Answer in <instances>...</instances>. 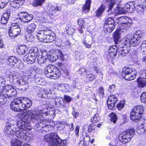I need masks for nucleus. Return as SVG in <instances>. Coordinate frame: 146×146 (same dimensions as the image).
Wrapping results in <instances>:
<instances>
[{
  "instance_id": "1",
  "label": "nucleus",
  "mask_w": 146,
  "mask_h": 146,
  "mask_svg": "<svg viewBox=\"0 0 146 146\" xmlns=\"http://www.w3.org/2000/svg\"><path fill=\"white\" fill-rule=\"evenodd\" d=\"M44 114H40L39 115L34 117H32L28 118V116H26L25 117L22 119L18 121L16 125L17 128L18 129H21V130L30 131L31 130V127L30 126V123L31 121L35 122L40 119L41 117H43Z\"/></svg>"
},
{
  "instance_id": "2",
  "label": "nucleus",
  "mask_w": 146,
  "mask_h": 146,
  "mask_svg": "<svg viewBox=\"0 0 146 146\" xmlns=\"http://www.w3.org/2000/svg\"><path fill=\"white\" fill-rule=\"evenodd\" d=\"M48 110L46 108H44L43 110H29L26 112L19 113L18 114L17 117L19 118H22V119L25 117L26 116H28V118H29L30 117H33L39 115L40 114H43V117H45L48 115H52L53 117H55V112L54 111H53V113H52L50 111L48 112Z\"/></svg>"
},
{
  "instance_id": "3",
  "label": "nucleus",
  "mask_w": 146,
  "mask_h": 146,
  "mask_svg": "<svg viewBox=\"0 0 146 146\" xmlns=\"http://www.w3.org/2000/svg\"><path fill=\"white\" fill-rule=\"evenodd\" d=\"M22 74L14 72L11 73L8 77L11 79L12 78L13 83L15 84L18 86L25 87L29 85V81L27 80L28 77L27 76H23L21 78Z\"/></svg>"
},
{
  "instance_id": "4",
  "label": "nucleus",
  "mask_w": 146,
  "mask_h": 146,
  "mask_svg": "<svg viewBox=\"0 0 146 146\" xmlns=\"http://www.w3.org/2000/svg\"><path fill=\"white\" fill-rule=\"evenodd\" d=\"M44 139L47 142L51 143L52 146H65L66 141L62 140L56 133L46 134L44 137Z\"/></svg>"
},
{
  "instance_id": "5",
  "label": "nucleus",
  "mask_w": 146,
  "mask_h": 146,
  "mask_svg": "<svg viewBox=\"0 0 146 146\" xmlns=\"http://www.w3.org/2000/svg\"><path fill=\"white\" fill-rule=\"evenodd\" d=\"M144 33L142 31L138 30L136 31L133 34V37L131 39L127 37L123 39L121 42L126 41L128 45H130L133 46H138L141 42V39L142 38Z\"/></svg>"
},
{
  "instance_id": "6",
  "label": "nucleus",
  "mask_w": 146,
  "mask_h": 146,
  "mask_svg": "<svg viewBox=\"0 0 146 146\" xmlns=\"http://www.w3.org/2000/svg\"><path fill=\"white\" fill-rule=\"evenodd\" d=\"M53 122L51 119H44L39 121L35 125L36 130L38 131L42 130L48 132L53 128Z\"/></svg>"
},
{
  "instance_id": "7",
  "label": "nucleus",
  "mask_w": 146,
  "mask_h": 146,
  "mask_svg": "<svg viewBox=\"0 0 146 146\" xmlns=\"http://www.w3.org/2000/svg\"><path fill=\"white\" fill-rule=\"evenodd\" d=\"M17 130V126L15 121L11 119H8L4 128V133L8 137L13 136Z\"/></svg>"
},
{
  "instance_id": "8",
  "label": "nucleus",
  "mask_w": 146,
  "mask_h": 146,
  "mask_svg": "<svg viewBox=\"0 0 146 146\" xmlns=\"http://www.w3.org/2000/svg\"><path fill=\"white\" fill-rule=\"evenodd\" d=\"M144 110L143 108L141 105L134 107L131 111L130 118L135 122L141 119Z\"/></svg>"
},
{
  "instance_id": "9",
  "label": "nucleus",
  "mask_w": 146,
  "mask_h": 146,
  "mask_svg": "<svg viewBox=\"0 0 146 146\" xmlns=\"http://www.w3.org/2000/svg\"><path fill=\"white\" fill-rule=\"evenodd\" d=\"M135 133V130L133 129L127 130L119 135V140L123 143H126L131 140Z\"/></svg>"
},
{
  "instance_id": "10",
  "label": "nucleus",
  "mask_w": 146,
  "mask_h": 146,
  "mask_svg": "<svg viewBox=\"0 0 146 146\" xmlns=\"http://www.w3.org/2000/svg\"><path fill=\"white\" fill-rule=\"evenodd\" d=\"M136 74L137 72L134 69L125 67L123 69L122 76L126 80H131L135 78Z\"/></svg>"
},
{
  "instance_id": "11",
  "label": "nucleus",
  "mask_w": 146,
  "mask_h": 146,
  "mask_svg": "<svg viewBox=\"0 0 146 146\" xmlns=\"http://www.w3.org/2000/svg\"><path fill=\"white\" fill-rule=\"evenodd\" d=\"M120 26V31L123 32H125L132 25V21L131 19L124 17H121L118 18Z\"/></svg>"
},
{
  "instance_id": "12",
  "label": "nucleus",
  "mask_w": 146,
  "mask_h": 146,
  "mask_svg": "<svg viewBox=\"0 0 146 146\" xmlns=\"http://www.w3.org/2000/svg\"><path fill=\"white\" fill-rule=\"evenodd\" d=\"M3 93L5 94L6 98L12 101L14 99L15 96L17 94L16 90L11 85H7L5 87Z\"/></svg>"
},
{
  "instance_id": "13",
  "label": "nucleus",
  "mask_w": 146,
  "mask_h": 146,
  "mask_svg": "<svg viewBox=\"0 0 146 146\" xmlns=\"http://www.w3.org/2000/svg\"><path fill=\"white\" fill-rule=\"evenodd\" d=\"M20 100V106L21 111L26 110L29 108L32 105L31 100L26 97L19 98Z\"/></svg>"
},
{
  "instance_id": "14",
  "label": "nucleus",
  "mask_w": 146,
  "mask_h": 146,
  "mask_svg": "<svg viewBox=\"0 0 146 146\" xmlns=\"http://www.w3.org/2000/svg\"><path fill=\"white\" fill-rule=\"evenodd\" d=\"M36 58L38 61V63L41 65L42 64L45 63L48 60V56L47 52L42 51V52H40V53L37 54Z\"/></svg>"
},
{
  "instance_id": "15",
  "label": "nucleus",
  "mask_w": 146,
  "mask_h": 146,
  "mask_svg": "<svg viewBox=\"0 0 146 146\" xmlns=\"http://www.w3.org/2000/svg\"><path fill=\"white\" fill-rule=\"evenodd\" d=\"M11 101L10 107L12 110L16 111H21V108L20 106V102L19 98L13 99Z\"/></svg>"
},
{
  "instance_id": "16",
  "label": "nucleus",
  "mask_w": 146,
  "mask_h": 146,
  "mask_svg": "<svg viewBox=\"0 0 146 146\" xmlns=\"http://www.w3.org/2000/svg\"><path fill=\"white\" fill-rule=\"evenodd\" d=\"M117 101L116 96L111 95L109 96L107 100V105L109 109L112 110L115 106V104Z\"/></svg>"
},
{
  "instance_id": "17",
  "label": "nucleus",
  "mask_w": 146,
  "mask_h": 146,
  "mask_svg": "<svg viewBox=\"0 0 146 146\" xmlns=\"http://www.w3.org/2000/svg\"><path fill=\"white\" fill-rule=\"evenodd\" d=\"M27 131L18 129L17 128V130L15 132V135L18 138L20 139H24L26 140L27 139L29 133L26 132Z\"/></svg>"
},
{
  "instance_id": "18",
  "label": "nucleus",
  "mask_w": 146,
  "mask_h": 146,
  "mask_svg": "<svg viewBox=\"0 0 146 146\" xmlns=\"http://www.w3.org/2000/svg\"><path fill=\"white\" fill-rule=\"evenodd\" d=\"M36 58V55L35 56L34 53H29L28 56L26 55L24 57L23 60L28 64H32L35 62Z\"/></svg>"
},
{
  "instance_id": "19",
  "label": "nucleus",
  "mask_w": 146,
  "mask_h": 146,
  "mask_svg": "<svg viewBox=\"0 0 146 146\" xmlns=\"http://www.w3.org/2000/svg\"><path fill=\"white\" fill-rule=\"evenodd\" d=\"M142 78H139L137 79V83L138 86L139 87H144L146 86V70H144L142 71Z\"/></svg>"
},
{
  "instance_id": "20",
  "label": "nucleus",
  "mask_w": 146,
  "mask_h": 146,
  "mask_svg": "<svg viewBox=\"0 0 146 146\" xmlns=\"http://www.w3.org/2000/svg\"><path fill=\"white\" fill-rule=\"evenodd\" d=\"M47 35L45 36L44 42H52L54 41L56 38L55 34L48 30L47 31Z\"/></svg>"
},
{
  "instance_id": "21",
  "label": "nucleus",
  "mask_w": 146,
  "mask_h": 146,
  "mask_svg": "<svg viewBox=\"0 0 146 146\" xmlns=\"http://www.w3.org/2000/svg\"><path fill=\"white\" fill-rule=\"evenodd\" d=\"M62 9L61 6H51L49 10V13L50 15L54 18L58 16V14H56L57 11L61 10Z\"/></svg>"
},
{
  "instance_id": "22",
  "label": "nucleus",
  "mask_w": 146,
  "mask_h": 146,
  "mask_svg": "<svg viewBox=\"0 0 146 146\" xmlns=\"http://www.w3.org/2000/svg\"><path fill=\"white\" fill-rule=\"evenodd\" d=\"M48 29H43L38 31L36 35L38 40L40 42H44L45 36L47 35Z\"/></svg>"
},
{
  "instance_id": "23",
  "label": "nucleus",
  "mask_w": 146,
  "mask_h": 146,
  "mask_svg": "<svg viewBox=\"0 0 146 146\" xmlns=\"http://www.w3.org/2000/svg\"><path fill=\"white\" fill-rule=\"evenodd\" d=\"M8 61L9 62V64L11 65L15 66L16 65L19 64V66L23 65L22 63H21L20 60L14 56H9L7 59Z\"/></svg>"
},
{
  "instance_id": "24",
  "label": "nucleus",
  "mask_w": 146,
  "mask_h": 146,
  "mask_svg": "<svg viewBox=\"0 0 146 146\" xmlns=\"http://www.w3.org/2000/svg\"><path fill=\"white\" fill-rule=\"evenodd\" d=\"M27 74V76L28 77L27 80L29 81V79L31 78L32 80L35 79L36 74L35 70L32 68H29V70L27 71L26 73Z\"/></svg>"
},
{
  "instance_id": "25",
  "label": "nucleus",
  "mask_w": 146,
  "mask_h": 146,
  "mask_svg": "<svg viewBox=\"0 0 146 146\" xmlns=\"http://www.w3.org/2000/svg\"><path fill=\"white\" fill-rule=\"evenodd\" d=\"M21 32L20 28H12L9 31V34L10 37L14 38L17 37Z\"/></svg>"
},
{
  "instance_id": "26",
  "label": "nucleus",
  "mask_w": 146,
  "mask_h": 146,
  "mask_svg": "<svg viewBox=\"0 0 146 146\" xmlns=\"http://www.w3.org/2000/svg\"><path fill=\"white\" fill-rule=\"evenodd\" d=\"M61 72L59 69L55 66L52 75L47 76L48 78L51 79H56L59 78L61 75Z\"/></svg>"
},
{
  "instance_id": "27",
  "label": "nucleus",
  "mask_w": 146,
  "mask_h": 146,
  "mask_svg": "<svg viewBox=\"0 0 146 146\" xmlns=\"http://www.w3.org/2000/svg\"><path fill=\"white\" fill-rule=\"evenodd\" d=\"M117 49V46H116L115 45H112L110 46V47L108 50V52L111 58H113L116 56L118 50Z\"/></svg>"
},
{
  "instance_id": "28",
  "label": "nucleus",
  "mask_w": 146,
  "mask_h": 146,
  "mask_svg": "<svg viewBox=\"0 0 146 146\" xmlns=\"http://www.w3.org/2000/svg\"><path fill=\"white\" fill-rule=\"evenodd\" d=\"M17 52L19 55H24L27 53V48L25 45H20L18 46L17 49Z\"/></svg>"
},
{
  "instance_id": "29",
  "label": "nucleus",
  "mask_w": 146,
  "mask_h": 146,
  "mask_svg": "<svg viewBox=\"0 0 146 146\" xmlns=\"http://www.w3.org/2000/svg\"><path fill=\"white\" fill-rule=\"evenodd\" d=\"M10 15V11H7L4 13L2 16L1 22L3 24H6L7 23Z\"/></svg>"
},
{
  "instance_id": "30",
  "label": "nucleus",
  "mask_w": 146,
  "mask_h": 146,
  "mask_svg": "<svg viewBox=\"0 0 146 146\" xmlns=\"http://www.w3.org/2000/svg\"><path fill=\"white\" fill-rule=\"evenodd\" d=\"M7 101L9 102L10 101V100L7 99V98H6L5 94L3 95L2 89H0V105L5 104Z\"/></svg>"
},
{
  "instance_id": "31",
  "label": "nucleus",
  "mask_w": 146,
  "mask_h": 146,
  "mask_svg": "<svg viewBox=\"0 0 146 146\" xmlns=\"http://www.w3.org/2000/svg\"><path fill=\"white\" fill-rule=\"evenodd\" d=\"M55 66H47L45 69V72L46 76L48 77L47 76H50L52 75Z\"/></svg>"
},
{
  "instance_id": "32",
  "label": "nucleus",
  "mask_w": 146,
  "mask_h": 146,
  "mask_svg": "<svg viewBox=\"0 0 146 146\" xmlns=\"http://www.w3.org/2000/svg\"><path fill=\"white\" fill-rule=\"evenodd\" d=\"M91 0H86L85 4L82 7L83 12L84 13H87L90 10Z\"/></svg>"
},
{
  "instance_id": "33",
  "label": "nucleus",
  "mask_w": 146,
  "mask_h": 146,
  "mask_svg": "<svg viewBox=\"0 0 146 146\" xmlns=\"http://www.w3.org/2000/svg\"><path fill=\"white\" fill-rule=\"evenodd\" d=\"M22 142L18 139H15L13 140L11 142V146H21ZM23 146H31L29 144L27 143H24Z\"/></svg>"
},
{
  "instance_id": "34",
  "label": "nucleus",
  "mask_w": 146,
  "mask_h": 146,
  "mask_svg": "<svg viewBox=\"0 0 146 146\" xmlns=\"http://www.w3.org/2000/svg\"><path fill=\"white\" fill-rule=\"evenodd\" d=\"M36 28V25L34 23H32L29 25L27 27V32L31 34L35 30Z\"/></svg>"
},
{
  "instance_id": "35",
  "label": "nucleus",
  "mask_w": 146,
  "mask_h": 146,
  "mask_svg": "<svg viewBox=\"0 0 146 146\" xmlns=\"http://www.w3.org/2000/svg\"><path fill=\"white\" fill-rule=\"evenodd\" d=\"M55 50L50 52L48 58H49L50 61L51 62H54L58 59V57L56 55Z\"/></svg>"
},
{
  "instance_id": "36",
  "label": "nucleus",
  "mask_w": 146,
  "mask_h": 146,
  "mask_svg": "<svg viewBox=\"0 0 146 146\" xmlns=\"http://www.w3.org/2000/svg\"><path fill=\"white\" fill-rule=\"evenodd\" d=\"M130 49L129 47H128V46H124L123 49L120 50V52L119 51V52L120 53L121 55L122 56H124L126 55L130 52Z\"/></svg>"
},
{
  "instance_id": "37",
  "label": "nucleus",
  "mask_w": 146,
  "mask_h": 146,
  "mask_svg": "<svg viewBox=\"0 0 146 146\" xmlns=\"http://www.w3.org/2000/svg\"><path fill=\"white\" fill-rule=\"evenodd\" d=\"M122 40L123 39L119 41L118 43H116L117 45L115 46H117V50L118 51H119L120 50L123 49L124 46H127V45L128 46V44L126 43L127 42L126 41L121 42Z\"/></svg>"
},
{
  "instance_id": "38",
  "label": "nucleus",
  "mask_w": 146,
  "mask_h": 146,
  "mask_svg": "<svg viewBox=\"0 0 146 146\" xmlns=\"http://www.w3.org/2000/svg\"><path fill=\"white\" fill-rule=\"evenodd\" d=\"M120 31L119 30H117L114 33L113 37L115 41V43L116 44V43L119 41V39L120 38Z\"/></svg>"
},
{
  "instance_id": "39",
  "label": "nucleus",
  "mask_w": 146,
  "mask_h": 146,
  "mask_svg": "<svg viewBox=\"0 0 146 146\" xmlns=\"http://www.w3.org/2000/svg\"><path fill=\"white\" fill-rule=\"evenodd\" d=\"M115 27V25H106L104 26V28L105 31H107L109 33H111L112 32Z\"/></svg>"
},
{
  "instance_id": "40",
  "label": "nucleus",
  "mask_w": 146,
  "mask_h": 146,
  "mask_svg": "<svg viewBox=\"0 0 146 146\" xmlns=\"http://www.w3.org/2000/svg\"><path fill=\"white\" fill-rule=\"evenodd\" d=\"M115 25L114 21L112 17H109L105 21L104 26L106 25Z\"/></svg>"
},
{
  "instance_id": "41",
  "label": "nucleus",
  "mask_w": 146,
  "mask_h": 146,
  "mask_svg": "<svg viewBox=\"0 0 146 146\" xmlns=\"http://www.w3.org/2000/svg\"><path fill=\"white\" fill-rule=\"evenodd\" d=\"M105 10V7L102 5L98 9L96 12V15L98 17L100 16L102 14L104 11Z\"/></svg>"
},
{
  "instance_id": "42",
  "label": "nucleus",
  "mask_w": 146,
  "mask_h": 146,
  "mask_svg": "<svg viewBox=\"0 0 146 146\" xmlns=\"http://www.w3.org/2000/svg\"><path fill=\"white\" fill-rule=\"evenodd\" d=\"M110 116L111 117L110 121L114 123H115L118 119L117 115H116V113H112L110 114Z\"/></svg>"
},
{
  "instance_id": "43",
  "label": "nucleus",
  "mask_w": 146,
  "mask_h": 146,
  "mask_svg": "<svg viewBox=\"0 0 146 146\" xmlns=\"http://www.w3.org/2000/svg\"><path fill=\"white\" fill-rule=\"evenodd\" d=\"M141 52L143 54H146V40L143 41L141 46Z\"/></svg>"
},
{
  "instance_id": "44",
  "label": "nucleus",
  "mask_w": 146,
  "mask_h": 146,
  "mask_svg": "<svg viewBox=\"0 0 146 146\" xmlns=\"http://www.w3.org/2000/svg\"><path fill=\"white\" fill-rule=\"evenodd\" d=\"M100 119L99 115L98 113L96 114L91 119V122L93 123H98Z\"/></svg>"
},
{
  "instance_id": "45",
  "label": "nucleus",
  "mask_w": 146,
  "mask_h": 146,
  "mask_svg": "<svg viewBox=\"0 0 146 146\" xmlns=\"http://www.w3.org/2000/svg\"><path fill=\"white\" fill-rule=\"evenodd\" d=\"M116 13L119 14H121L124 13L125 11L124 9V7L122 6H117L116 9L115 10Z\"/></svg>"
},
{
  "instance_id": "46",
  "label": "nucleus",
  "mask_w": 146,
  "mask_h": 146,
  "mask_svg": "<svg viewBox=\"0 0 146 146\" xmlns=\"http://www.w3.org/2000/svg\"><path fill=\"white\" fill-rule=\"evenodd\" d=\"M107 2H110L109 7L107 11L109 12L110 11H111L113 8L114 5L115 4V2L114 0H106Z\"/></svg>"
},
{
  "instance_id": "47",
  "label": "nucleus",
  "mask_w": 146,
  "mask_h": 146,
  "mask_svg": "<svg viewBox=\"0 0 146 146\" xmlns=\"http://www.w3.org/2000/svg\"><path fill=\"white\" fill-rule=\"evenodd\" d=\"M24 18V19L23 21L26 22H28L33 19V16L31 14H29L27 13L26 14L25 17Z\"/></svg>"
},
{
  "instance_id": "48",
  "label": "nucleus",
  "mask_w": 146,
  "mask_h": 146,
  "mask_svg": "<svg viewBox=\"0 0 146 146\" xmlns=\"http://www.w3.org/2000/svg\"><path fill=\"white\" fill-rule=\"evenodd\" d=\"M145 131V129L143 125L139 126L137 128V132L138 134H142Z\"/></svg>"
},
{
  "instance_id": "49",
  "label": "nucleus",
  "mask_w": 146,
  "mask_h": 146,
  "mask_svg": "<svg viewBox=\"0 0 146 146\" xmlns=\"http://www.w3.org/2000/svg\"><path fill=\"white\" fill-rule=\"evenodd\" d=\"M75 31V29L72 27H69L66 31L67 33L69 35H72Z\"/></svg>"
},
{
  "instance_id": "50",
  "label": "nucleus",
  "mask_w": 146,
  "mask_h": 146,
  "mask_svg": "<svg viewBox=\"0 0 146 146\" xmlns=\"http://www.w3.org/2000/svg\"><path fill=\"white\" fill-rule=\"evenodd\" d=\"M56 55L58 57V59H60L61 60H63L64 58V56L62 52L60 50H55Z\"/></svg>"
},
{
  "instance_id": "51",
  "label": "nucleus",
  "mask_w": 146,
  "mask_h": 146,
  "mask_svg": "<svg viewBox=\"0 0 146 146\" xmlns=\"http://www.w3.org/2000/svg\"><path fill=\"white\" fill-rule=\"evenodd\" d=\"M42 91V98L46 99L49 98V96H50V95L51 93H49V92L46 91V90L45 89H44V91H43V90Z\"/></svg>"
},
{
  "instance_id": "52",
  "label": "nucleus",
  "mask_w": 146,
  "mask_h": 146,
  "mask_svg": "<svg viewBox=\"0 0 146 146\" xmlns=\"http://www.w3.org/2000/svg\"><path fill=\"white\" fill-rule=\"evenodd\" d=\"M30 53H34L35 56L37 55V54L40 53L38 51V48L36 47L31 48L30 51Z\"/></svg>"
},
{
  "instance_id": "53",
  "label": "nucleus",
  "mask_w": 146,
  "mask_h": 146,
  "mask_svg": "<svg viewBox=\"0 0 146 146\" xmlns=\"http://www.w3.org/2000/svg\"><path fill=\"white\" fill-rule=\"evenodd\" d=\"M6 80L4 76H0V87H3L5 84Z\"/></svg>"
},
{
  "instance_id": "54",
  "label": "nucleus",
  "mask_w": 146,
  "mask_h": 146,
  "mask_svg": "<svg viewBox=\"0 0 146 146\" xmlns=\"http://www.w3.org/2000/svg\"><path fill=\"white\" fill-rule=\"evenodd\" d=\"M84 23V21L83 19H79L78 21V24L79 26V27L81 29L84 28L83 25Z\"/></svg>"
},
{
  "instance_id": "55",
  "label": "nucleus",
  "mask_w": 146,
  "mask_h": 146,
  "mask_svg": "<svg viewBox=\"0 0 146 146\" xmlns=\"http://www.w3.org/2000/svg\"><path fill=\"white\" fill-rule=\"evenodd\" d=\"M125 104V102L124 101H121L117 105V108L119 110H121L124 108Z\"/></svg>"
},
{
  "instance_id": "56",
  "label": "nucleus",
  "mask_w": 146,
  "mask_h": 146,
  "mask_svg": "<svg viewBox=\"0 0 146 146\" xmlns=\"http://www.w3.org/2000/svg\"><path fill=\"white\" fill-rule=\"evenodd\" d=\"M140 97L141 101L142 102L146 103V93H143Z\"/></svg>"
},
{
  "instance_id": "57",
  "label": "nucleus",
  "mask_w": 146,
  "mask_h": 146,
  "mask_svg": "<svg viewBox=\"0 0 146 146\" xmlns=\"http://www.w3.org/2000/svg\"><path fill=\"white\" fill-rule=\"evenodd\" d=\"M86 37H84V39L82 41V43L84 45V46L86 48H91V45L87 43L86 42L87 41L86 40Z\"/></svg>"
},
{
  "instance_id": "58",
  "label": "nucleus",
  "mask_w": 146,
  "mask_h": 146,
  "mask_svg": "<svg viewBox=\"0 0 146 146\" xmlns=\"http://www.w3.org/2000/svg\"><path fill=\"white\" fill-rule=\"evenodd\" d=\"M27 13L26 12H21L19 14V15L20 16V19H22L23 21L24 18L25 17L26 14Z\"/></svg>"
},
{
  "instance_id": "59",
  "label": "nucleus",
  "mask_w": 146,
  "mask_h": 146,
  "mask_svg": "<svg viewBox=\"0 0 146 146\" xmlns=\"http://www.w3.org/2000/svg\"><path fill=\"white\" fill-rule=\"evenodd\" d=\"M99 93L101 97L103 98L104 96V89L102 87H101L99 88Z\"/></svg>"
},
{
  "instance_id": "60",
  "label": "nucleus",
  "mask_w": 146,
  "mask_h": 146,
  "mask_svg": "<svg viewBox=\"0 0 146 146\" xmlns=\"http://www.w3.org/2000/svg\"><path fill=\"white\" fill-rule=\"evenodd\" d=\"M72 100V98L70 96L67 95L64 96V101L66 102L69 103Z\"/></svg>"
},
{
  "instance_id": "61",
  "label": "nucleus",
  "mask_w": 146,
  "mask_h": 146,
  "mask_svg": "<svg viewBox=\"0 0 146 146\" xmlns=\"http://www.w3.org/2000/svg\"><path fill=\"white\" fill-rule=\"evenodd\" d=\"M115 89V86L113 84L110 86L108 91L110 92L111 93L113 92L114 90Z\"/></svg>"
},
{
  "instance_id": "62",
  "label": "nucleus",
  "mask_w": 146,
  "mask_h": 146,
  "mask_svg": "<svg viewBox=\"0 0 146 146\" xmlns=\"http://www.w3.org/2000/svg\"><path fill=\"white\" fill-rule=\"evenodd\" d=\"M73 109L74 110L72 112V113L74 118H76L79 116V113L78 112H76L74 108H73Z\"/></svg>"
},
{
  "instance_id": "63",
  "label": "nucleus",
  "mask_w": 146,
  "mask_h": 146,
  "mask_svg": "<svg viewBox=\"0 0 146 146\" xmlns=\"http://www.w3.org/2000/svg\"><path fill=\"white\" fill-rule=\"evenodd\" d=\"M95 124H94V123H91L89 126L88 128V132L90 133L92 131L93 129V127L95 126Z\"/></svg>"
},
{
  "instance_id": "64",
  "label": "nucleus",
  "mask_w": 146,
  "mask_h": 146,
  "mask_svg": "<svg viewBox=\"0 0 146 146\" xmlns=\"http://www.w3.org/2000/svg\"><path fill=\"white\" fill-rule=\"evenodd\" d=\"M87 77L90 81H92L94 78V76L91 74H89L88 75Z\"/></svg>"
}]
</instances>
